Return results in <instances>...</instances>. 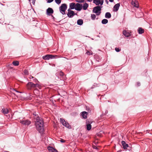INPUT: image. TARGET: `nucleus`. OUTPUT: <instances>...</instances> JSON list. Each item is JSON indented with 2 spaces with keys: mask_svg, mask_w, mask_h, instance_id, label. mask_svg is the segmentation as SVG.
<instances>
[{
  "mask_svg": "<svg viewBox=\"0 0 152 152\" xmlns=\"http://www.w3.org/2000/svg\"><path fill=\"white\" fill-rule=\"evenodd\" d=\"M43 120L40 119L39 117H37L36 119L35 125L37 130L40 133H42L44 130Z\"/></svg>",
  "mask_w": 152,
  "mask_h": 152,
  "instance_id": "f257e3e1",
  "label": "nucleus"
},
{
  "mask_svg": "<svg viewBox=\"0 0 152 152\" xmlns=\"http://www.w3.org/2000/svg\"><path fill=\"white\" fill-rule=\"evenodd\" d=\"M26 88L28 90H31L37 87L39 88V85L38 84H34L32 82H29L26 85Z\"/></svg>",
  "mask_w": 152,
  "mask_h": 152,
  "instance_id": "f03ea898",
  "label": "nucleus"
},
{
  "mask_svg": "<svg viewBox=\"0 0 152 152\" xmlns=\"http://www.w3.org/2000/svg\"><path fill=\"white\" fill-rule=\"evenodd\" d=\"M102 6H97L94 7L93 10V13H95L97 15H99L101 13V9Z\"/></svg>",
  "mask_w": 152,
  "mask_h": 152,
  "instance_id": "7ed1b4c3",
  "label": "nucleus"
},
{
  "mask_svg": "<svg viewBox=\"0 0 152 152\" xmlns=\"http://www.w3.org/2000/svg\"><path fill=\"white\" fill-rule=\"evenodd\" d=\"M67 8V5L65 4H63L59 7L60 12L63 14H65V12Z\"/></svg>",
  "mask_w": 152,
  "mask_h": 152,
  "instance_id": "20e7f679",
  "label": "nucleus"
},
{
  "mask_svg": "<svg viewBox=\"0 0 152 152\" xmlns=\"http://www.w3.org/2000/svg\"><path fill=\"white\" fill-rule=\"evenodd\" d=\"M56 57H58L59 56L57 55H47L42 57L43 59L46 60L50 59L55 58Z\"/></svg>",
  "mask_w": 152,
  "mask_h": 152,
  "instance_id": "39448f33",
  "label": "nucleus"
},
{
  "mask_svg": "<svg viewBox=\"0 0 152 152\" xmlns=\"http://www.w3.org/2000/svg\"><path fill=\"white\" fill-rule=\"evenodd\" d=\"M60 120L62 124L65 127L69 129H70L71 128V126L67 122L65 121L64 119L62 118H60Z\"/></svg>",
  "mask_w": 152,
  "mask_h": 152,
  "instance_id": "423d86ee",
  "label": "nucleus"
},
{
  "mask_svg": "<svg viewBox=\"0 0 152 152\" xmlns=\"http://www.w3.org/2000/svg\"><path fill=\"white\" fill-rule=\"evenodd\" d=\"M68 11L67 15L69 18H72L74 15L76 14L74 13V12L73 11L71 10L70 9H68Z\"/></svg>",
  "mask_w": 152,
  "mask_h": 152,
  "instance_id": "0eeeda50",
  "label": "nucleus"
},
{
  "mask_svg": "<svg viewBox=\"0 0 152 152\" xmlns=\"http://www.w3.org/2000/svg\"><path fill=\"white\" fill-rule=\"evenodd\" d=\"M20 122L21 124L25 125H28L31 124L30 121L28 120L23 119L20 120Z\"/></svg>",
  "mask_w": 152,
  "mask_h": 152,
  "instance_id": "6e6552de",
  "label": "nucleus"
},
{
  "mask_svg": "<svg viewBox=\"0 0 152 152\" xmlns=\"http://www.w3.org/2000/svg\"><path fill=\"white\" fill-rule=\"evenodd\" d=\"M92 123L91 121L87 120L86 122V129L87 130H90L91 128V124Z\"/></svg>",
  "mask_w": 152,
  "mask_h": 152,
  "instance_id": "1a4fd4ad",
  "label": "nucleus"
},
{
  "mask_svg": "<svg viewBox=\"0 0 152 152\" xmlns=\"http://www.w3.org/2000/svg\"><path fill=\"white\" fill-rule=\"evenodd\" d=\"M82 8V4L78 3L76 4L75 9L78 11H80Z\"/></svg>",
  "mask_w": 152,
  "mask_h": 152,
  "instance_id": "9d476101",
  "label": "nucleus"
},
{
  "mask_svg": "<svg viewBox=\"0 0 152 152\" xmlns=\"http://www.w3.org/2000/svg\"><path fill=\"white\" fill-rule=\"evenodd\" d=\"M103 2V0H93V3L97 5H98L99 4L101 5H102Z\"/></svg>",
  "mask_w": 152,
  "mask_h": 152,
  "instance_id": "9b49d317",
  "label": "nucleus"
},
{
  "mask_svg": "<svg viewBox=\"0 0 152 152\" xmlns=\"http://www.w3.org/2000/svg\"><path fill=\"white\" fill-rule=\"evenodd\" d=\"M53 13V10L52 8L49 7L47 10L46 13L48 15H50Z\"/></svg>",
  "mask_w": 152,
  "mask_h": 152,
  "instance_id": "f8f14e48",
  "label": "nucleus"
},
{
  "mask_svg": "<svg viewBox=\"0 0 152 152\" xmlns=\"http://www.w3.org/2000/svg\"><path fill=\"white\" fill-rule=\"evenodd\" d=\"M132 4L135 7H138L139 6V3L136 0H132Z\"/></svg>",
  "mask_w": 152,
  "mask_h": 152,
  "instance_id": "ddd939ff",
  "label": "nucleus"
},
{
  "mask_svg": "<svg viewBox=\"0 0 152 152\" xmlns=\"http://www.w3.org/2000/svg\"><path fill=\"white\" fill-rule=\"evenodd\" d=\"M48 149L49 152H58V151L56 149L50 146L48 147Z\"/></svg>",
  "mask_w": 152,
  "mask_h": 152,
  "instance_id": "4468645a",
  "label": "nucleus"
},
{
  "mask_svg": "<svg viewBox=\"0 0 152 152\" xmlns=\"http://www.w3.org/2000/svg\"><path fill=\"white\" fill-rule=\"evenodd\" d=\"M123 34L126 37H129L131 35L130 33L126 30L123 31Z\"/></svg>",
  "mask_w": 152,
  "mask_h": 152,
  "instance_id": "2eb2a0df",
  "label": "nucleus"
},
{
  "mask_svg": "<svg viewBox=\"0 0 152 152\" xmlns=\"http://www.w3.org/2000/svg\"><path fill=\"white\" fill-rule=\"evenodd\" d=\"M120 6V4L119 3H118L115 4L113 7V11H117L118 10Z\"/></svg>",
  "mask_w": 152,
  "mask_h": 152,
  "instance_id": "dca6fc26",
  "label": "nucleus"
},
{
  "mask_svg": "<svg viewBox=\"0 0 152 152\" xmlns=\"http://www.w3.org/2000/svg\"><path fill=\"white\" fill-rule=\"evenodd\" d=\"M121 143L123 147L124 148V149H126L128 147V144L126 143L124 141H122Z\"/></svg>",
  "mask_w": 152,
  "mask_h": 152,
  "instance_id": "f3484780",
  "label": "nucleus"
},
{
  "mask_svg": "<svg viewBox=\"0 0 152 152\" xmlns=\"http://www.w3.org/2000/svg\"><path fill=\"white\" fill-rule=\"evenodd\" d=\"M76 4L74 3H72L69 4L70 9H73L75 8Z\"/></svg>",
  "mask_w": 152,
  "mask_h": 152,
  "instance_id": "a211bd4d",
  "label": "nucleus"
},
{
  "mask_svg": "<svg viewBox=\"0 0 152 152\" xmlns=\"http://www.w3.org/2000/svg\"><path fill=\"white\" fill-rule=\"evenodd\" d=\"M87 113H88L86 112H83L81 113V115L82 117L84 119L86 118Z\"/></svg>",
  "mask_w": 152,
  "mask_h": 152,
  "instance_id": "6ab92c4d",
  "label": "nucleus"
},
{
  "mask_svg": "<svg viewBox=\"0 0 152 152\" xmlns=\"http://www.w3.org/2000/svg\"><path fill=\"white\" fill-rule=\"evenodd\" d=\"M137 31L139 34H142L144 32V30L142 28L140 27L138 28Z\"/></svg>",
  "mask_w": 152,
  "mask_h": 152,
  "instance_id": "aec40b11",
  "label": "nucleus"
},
{
  "mask_svg": "<svg viewBox=\"0 0 152 152\" xmlns=\"http://www.w3.org/2000/svg\"><path fill=\"white\" fill-rule=\"evenodd\" d=\"M88 7V4L86 3H85L83 4V6H82L83 9L84 10H87Z\"/></svg>",
  "mask_w": 152,
  "mask_h": 152,
  "instance_id": "412c9836",
  "label": "nucleus"
},
{
  "mask_svg": "<svg viewBox=\"0 0 152 152\" xmlns=\"http://www.w3.org/2000/svg\"><path fill=\"white\" fill-rule=\"evenodd\" d=\"M2 112L4 114H7L8 113V109L7 108H3L2 110Z\"/></svg>",
  "mask_w": 152,
  "mask_h": 152,
  "instance_id": "4be33fe9",
  "label": "nucleus"
},
{
  "mask_svg": "<svg viewBox=\"0 0 152 152\" xmlns=\"http://www.w3.org/2000/svg\"><path fill=\"white\" fill-rule=\"evenodd\" d=\"M111 16V14L109 12H106L105 14V17L106 18H109Z\"/></svg>",
  "mask_w": 152,
  "mask_h": 152,
  "instance_id": "5701e85b",
  "label": "nucleus"
},
{
  "mask_svg": "<svg viewBox=\"0 0 152 152\" xmlns=\"http://www.w3.org/2000/svg\"><path fill=\"white\" fill-rule=\"evenodd\" d=\"M77 23L78 25H81L83 23V21L82 19H79L77 20Z\"/></svg>",
  "mask_w": 152,
  "mask_h": 152,
  "instance_id": "b1692460",
  "label": "nucleus"
},
{
  "mask_svg": "<svg viewBox=\"0 0 152 152\" xmlns=\"http://www.w3.org/2000/svg\"><path fill=\"white\" fill-rule=\"evenodd\" d=\"M12 63L15 66H18L19 64V62L18 61H14L12 62Z\"/></svg>",
  "mask_w": 152,
  "mask_h": 152,
  "instance_id": "393cba45",
  "label": "nucleus"
},
{
  "mask_svg": "<svg viewBox=\"0 0 152 152\" xmlns=\"http://www.w3.org/2000/svg\"><path fill=\"white\" fill-rule=\"evenodd\" d=\"M108 22V20L107 19H104L102 20V23L103 24H106Z\"/></svg>",
  "mask_w": 152,
  "mask_h": 152,
  "instance_id": "a878e982",
  "label": "nucleus"
},
{
  "mask_svg": "<svg viewBox=\"0 0 152 152\" xmlns=\"http://www.w3.org/2000/svg\"><path fill=\"white\" fill-rule=\"evenodd\" d=\"M91 17L92 20H94L96 18V16L95 14H91Z\"/></svg>",
  "mask_w": 152,
  "mask_h": 152,
  "instance_id": "bb28decb",
  "label": "nucleus"
},
{
  "mask_svg": "<svg viewBox=\"0 0 152 152\" xmlns=\"http://www.w3.org/2000/svg\"><path fill=\"white\" fill-rule=\"evenodd\" d=\"M55 2L58 4H59L61 3V0H55Z\"/></svg>",
  "mask_w": 152,
  "mask_h": 152,
  "instance_id": "cd10ccee",
  "label": "nucleus"
},
{
  "mask_svg": "<svg viewBox=\"0 0 152 152\" xmlns=\"http://www.w3.org/2000/svg\"><path fill=\"white\" fill-rule=\"evenodd\" d=\"M86 54H87L88 55H92L93 54V53L92 52H90L88 51H87L86 52Z\"/></svg>",
  "mask_w": 152,
  "mask_h": 152,
  "instance_id": "c85d7f7f",
  "label": "nucleus"
},
{
  "mask_svg": "<svg viewBox=\"0 0 152 152\" xmlns=\"http://www.w3.org/2000/svg\"><path fill=\"white\" fill-rule=\"evenodd\" d=\"M115 50L117 52H119L120 51V49L119 48H115Z\"/></svg>",
  "mask_w": 152,
  "mask_h": 152,
  "instance_id": "c756f323",
  "label": "nucleus"
},
{
  "mask_svg": "<svg viewBox=\"0 0 152 152\" xmlns=\"http://www.w3.org/2000/svg\"><path fill=\"white\" fill-rule=\"evenodd\" d=\"M84 1V0H79L78 1L79 3H83Z\"/></svg>",
  "mask_w": 152,
  "mask_h": 152,
  "instance_id": "7c9ffc66",
  "label": "nucleus"
},
{
  "mask_svg": "<svg viewBox=\"0 0 152 152\" xmlns=\"http://www.w3.org/2000/svg\"><path fill=\"white\" fill-rule=\"evenodd\" d=\"M24 73L26 74H28V71L26 70H25L24 71Z\"/></svg>",
  "mask_w": 152,
  "mask_h": 152,
  "instance_id": "2f4dec72",
  "label": "nucleus"
},
{
  "mask_svg": "<svg viewBox=\"0 0 152 152\" xmlns=\"http://www.w3.org/2000/svg\"><path fill=\"white\" fill-rule=\"evenodd\" d=\"M53 0H48L47 1V2L48 3H50L52 2Z\"/></svg>",
  "mask_w": 152,
  "mask_h": 152,
  "instance_id": "473e14b6",
  "label": "nucleus"
},
{
  "mask_svg": "<svg viewBox=\"0 0 152 152\" xmlns=\"http://www.w3.org/2000/svg\"><path fill=\"white\" fill-rule=\"evenodd\" d=\"M60 141L62 142H65V140L63 139L61 140Z\"/></svg>",
  "mask_w": 152,
  "mask_h": 152,
  "instance_id": "72a5a7b5",
  "label": "nucleus"
},
{
  "mask_svg": "<svg viewBox=\"0 0 152 152\" xmlns=\"http://www.w3.org/2000/svg\"><path fill=\"white\" fill-rule=\"evenodd\" d=\"M29 78L30 79H31L33 78H34V77H33V76H30V77H29Z\"/></svg>",
  "mask_w": 152,
  "mask_h": 152,
  "instance_id": "f704fd0d",
  "label": "nucleus"
},
{
  "mask_svg": "<svg viewBox=\"0 0 152 152\" xmlns=\"http://www.w3.org/2000/svg\"><path fill=\"white\" fill-rule=\"evenodd\" d=\"M63 74H64L63 73V72H61L60 73V75H63Z\"/></svg>",
  "mask_w": 152,
  "mask_h": 152,
  "instance_id": "c9c22d12",
  "label": "nucleus"
},
{
  "mask_svg": "<svg viewBox=\"0 0 152 152\" xmlns=\"http://www.w3.org/2000/svg\"><path fill=\"white\" fill-rule=\"evenodd\" d=\"M137 85L138 86H139L140 85V83H137Z\"/></svg>",
  "mask_w": 152,
  "mask_h": 152,
  "instance_id": "e433bc0d",
  "label": "nucleus"
},
{
  "mask_svg": "<svg viewBox=\"0 0 152 152\" xmlns=\"http://www.w3.org/2000/svg\"><path fill=\"white\" fill-rule=\"evenodd\" d=\"M32 3L33 4H34L35 3V1L33 0Z\"/></svg>",
  "mask_w": 152,
  "mask_h": 152,
  "instance_id": "4c0bfd02",
  "label": "nucleus"
},
{
  "mask_svg": "<svg viewBox=\"0 0 152 152\" xmlns=\"http://www.w3.org/2000/svg\"><path fill=\"white\" fill-rule=\"evenodd\" d=\"M33 115H34V116H36V115L35 114V113H33Z\"/></svg>",
  "mask_w": 152,
  "mask_h": 152,
  "instance_id": "58836bf2",
  "label": "nucleus"
},
{
  "mask_svg": "<svg viewBox=\"0 0 152 152\" xmlns=\"http://www.w3.org/2000/svg\"><path fill=\"white\" fill-rule=\"evenodd\" d=\"M114 0H109V1L110 2H112Z\"/></svg>",
  "mask_w": 152,
  "mask_h": 152,
  "instance_id": "ea45409f",
  "label": "nucleus"
},
{
  "mask_svg": "<svg viewBox=\"0 0 152 152\" xmlns=\"http://www.w3.org/2000/svg\"><path fill=\"white\" fill-rule=\"evenodd\" d=\"M16 92H18V93H21V92H18V91H16V90H15Z\"/></svg>",
  "mask_w": 152,
  "mask_h": 152,
  "instance_id": "a19ab883",
  "label": "nucleus"
},
{
  "mask_svg": "<svg viewBox=\"0 0 152 152\" xmlns=\"http://www.w3.org/2000/svg\"><path fill=\"white\" fill-rule=\"evenodd\" d=\"M34 80L36 82V81H37V79H36V78H35Z\"/></svg>",
  "mask_w": 152,
  "mask_h": 152,
  "instance_id": "79ce46f5",
  "label": "nucleus"
},
{
  "mask_svg": "<svg viewBox=\"0 0 152 152\" xmlns=\"http://www.w3.org/2000/svg\"><path fill=\"white\" fill-rule=\"evenodd\" d=\"M92 0H87V1H89V2H91V1H92Z\"/></svg>",
  "mask_w": 152,
  "mask_h": 152,
  "instance_id": "37998d69",
  "label": "nucleus"
},
{
  "mask_svg": "<svg viewBox=\"0 0 152 152\" xmlns=\"http://www.w3.org/2000/svg\"><path fill=\"white\" fill-rule=\"evenodd\" d=\"M106 2H107V4H108V1H107V0H106Z\"/></svg>",
  "mask_w": 152,
  "mask_h": 152,
  "instance_id": "c03bdc74",
  "label": "nucleus"
},
{
  "mask_svg": "<svg viewBox=\"0 0 152 152\" xmlns=\"http://www.w3.org/2000/svg\"><path fill=\"white\" fill-rule=\"evenodd\" d=\"M64 58H65V59H67V60H68V58H66V57H64Z\"/></svg>",
  "mask_w": 152,
  "mask_h": 152,
  "instance_id": "a18cd8bd",
  "label": "nucleus"
},
{
  "mask_svg": "<svg viewBox=\"0 0 152 152\" xmlns=\"http://www.w3.org/2000/svg\"><path fill=\"white\" fill-rule=\"evenodd\" d=\"M29 1H30L31 0H29Z\"/></svg>",
  "mask_w": 152,
  "mask_h": 152,
  "instance_id": "49530a36",
  "label": "nucleus"
}]
</instances>
